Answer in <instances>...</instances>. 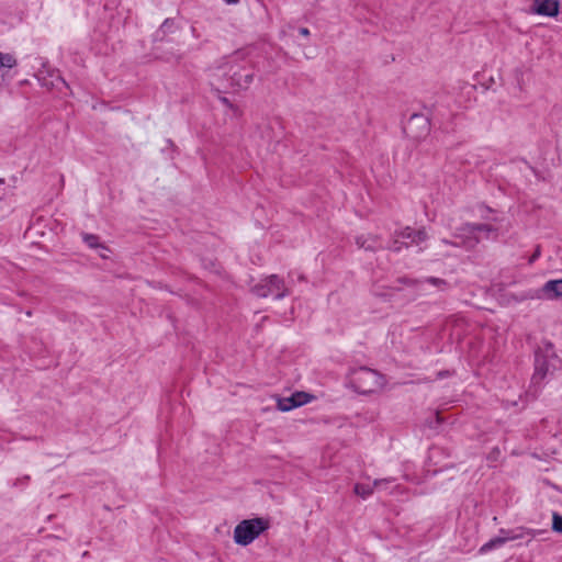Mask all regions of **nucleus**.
<instances>
[{"label": "nucleus", "instance_id": "nucleus-24", "mask_svg": "<svg viewBox=\"0 0 562 562\" xmlns=\"http://www.w3.org/2000/svg\"><path fill=\"white\" fill-rule=\"evenodd\" d=\"M299 32L304 37H307L310 35V30L307 27H301Z\"/></svg>", "mask_w": 562, "mask_h": 562}, {"label": "nucleus", "instance_id": "nucleus-22", "mask_svg": "<svg viewBox=\"0 0 562 562\" xmlns=\"http://www.w3.org/2000/svg\"><path fill=\"white\" fill-rule=\"evenodd\" d=\"M552 529L555 532H562V516L558 513H553Z\"/></svg>", "mask_w": 562, "mask_h": 562}, {"label": "nucleus", "instance_id": "nucleus-17", "mask_svg": "<svg viewBox=\"0 0 562 562\" xmlns=\"http://www.w3.org/2000/svg\"><path fill=\"white\" fill-rule=\"evenodd\" d=\"M423 282L429 283L432 286L437 288L439 291H446L449 289V283L440 278L429 277L425 279Z\"/></svg>", "mask_w": 562, "mask_h": 562}, {"label": "nucleus", "instance_id": "nucleus-9", "mask_svg": "<svg viewBox=\"0 0 562 562\" xmlns=\"http://www.w3.org/2000/svg\"><path fill=\"white\" fill-rule=\"evenodd\" d=\"M560 3L558 0H533L531 12L543 16H557Z\"/></svg>", "mask_w": 562, "mask_h": 562}, {"label": "nucleus", "instance_id": "nucleus-5", "mask_svg": "<svg viewBox=\"0 0 562 562\" xmlns=\"http://www.w3.org/2000/svg\"><path fill=\"white\" fill-rule=\"evenodd\" d=\"M268 528L269 521L267 519H245L235 527L234 541L239 546H248Z\"/></svg>", "mask_w": 562, "mask_h": 562}, {"label": "nucleus", "instance_id": "nucleus-11", "mask_svg": "<svg viewBox=\"0 0 562 562\" xmlns=\"http://www.w3.org/2000/svg\"><path fill=\"white\" fill-rule=\"evenodd\" d=\"M542 531L536 530V529H527V528H516V529H501L499 533L505 536V540L512 541L521 539L525 536H529L530 538H535L537 535L541 533Z\"/></svg>", "mask_w": 562, "mask_h": 562}, {"label": "nucleus", "instance_id": "nucleus-7", "mask_svg": "<svg viewBox=\"0 0 562 562\" xmlns=\"http://www.w3.org/2000/svg\"><path fill=\"white\" fill-rule=\"evenodd\" d=\"M429 130V121L423 114H413L404 127L405 133L414 139H420L425 137L428 135Z\"/></svg>", "mask_w": 562, "mask_h": 562}, {"label": "nucleus", "instance_id": "nucleus-20", "mask_svg": "<svg viewBox=\"0 0 562 562\" xmlns=\"http://www.w3.org/2000/svg\"><path fill=\"white\" fill-rule=\"evenodd\" d=\"M393 482H395L394 477L374 480V482H373L374 491L375 490H385L386 486Z\"/></svg>", "mask_w": 562, "mask_h": 562}, {"label": "nucleus", "instance_id": "nucleus-2", "mask_svg": "<svg viewBox=\"0 0 562 562\" xmlns=\"http://www.w3.org/2000/svg\"><path fill=\"white\" fill-rule=\"evenodd\" d=\"M492 231V226L487 224H464L453 234V237L457 239L456 241L442 239L440 243L442 245H452L456 247L472 249L477 243H480V233L488 234Z\"/></svg>", "mask_w": 562, "mask_h": 562}, {"label": "nucleus", "instance_id": "nucleus-25", "mask_svg": "<svg viewBox=\"0 0 562 562\" xmlns=\"http://www.w3.org/2000/svg\"><path fill=\"white\" fill-rule=\"evenodd\" d=\"M539 256H540V251H539V249H537L536 252L531 256L529 262H533Z\"/></svg>", "mask_w": 562, "mask_h": 562}, {"label": "nucleus", "instance_id": "nucleus-27", "mask_svg": "<svg viewBox=\"0 0 562 562\" xmlns=\"http://www.w3.org/2000/svg\"><path fill=\"white\" fill-rule=\"evenodd\" d=\"M228 3H236L238 0H226Z\"/></svg>", "mask_w": 562, "mask_h": 562}, {"label": "nucleus", "instance_id": "nucleus-26", "mask_svg": "<svg viewBox=\"0 0 562 562\" xmlns=\"http://www.w3.org/2000/svg\"><path fill=\"white\" fill-rule=\"evenodd\" d=\"M99 250H100L99 255H100L101 258H108V254L106 252L109 251V249L108 250L99 249Z\"/></svg>", "mask_w": 562, "mask_h": 562}, {"label": "nucleus", "instance_id": "nucleus-13", "mask_svg": "<svg viewBox=\"0 0 562 562\" xmlns=\"http://www.w3.org/2000/svg\"><path fill=\"white\" fill-rule=\"evenodd\" d=\"M507 541L505 540V536L504 535H498L497 537L491 539L490 541H487L485 544H483L480 549V552L481 553H486L495 548H499L502 547L503 544H505Z\"/></svg>", "mask_w": 562, "mask_h": 562}, {"label": "nucleus", "instance_id": "nucleus-16", "mask_svg": "<svg viewBox=\"0 0 562 562\" xmlns=\"http://www.w3.org/2000/svg\"><path fill=\"white\" fill-rule=\"evenodd\" d=\"M295 407H296V405H295V401H294L293 394L291 396L280 398L278 401V408L280 411H282V412H288V411H291V409H293Z\"/></svg>", "mask_w": 562, "mask_h": 562}, {"label": "nucleus", "instance_id": "nucleus-3", "mask_svg": "<svg viewBox=\"0 0 562 562\" xmlns=\"http://www.w3.org/2000/svg\"><path fill=\"white\" fill-rule=\"evenodd\" d=\"M251 293L258 297L271 296L274 300H282L290 295L291 290L285 284L283 278L279 277L278 274H270L252 285Z\"/></svg>", "mask_w": 562, "mask_h": 562}, {"label": "nucleus", "instance_id": "nucleus-29", "mask_svg": "<svg viewBox=\"0 0 562 562\" xmlns=\"http://www.w3.org/2000/svg\"><path fill=\"white\" fill-rule=\"evenodd\" d=\"M299 280H300V281H304V276H303V274H301V276L299 277Z\"/></svg>", "mask_w": 562, "mask_h": 562}, {"label": "nucleus", "instance_id": "nucleus-1", "mask_svg": "<svg viewBox=\"0 0 562 562\" xmlns=\"http://www.w3.org/2000/svg\"><path fill=\"white\" fill-rule=\"evenodd\" d=\"M216 76L225 77L233 88L247 89L252 82L254 70L247 63L240 65L229 61L218 69Z\"/></svg>", "mask_w": 562, "mask_h": 562}, {"label": "nucleus", "instance_id": "nucleus-18", "mask_svg": "<svg viewBox=\"0 0 562 562\" xmlns=\"http://www.w3.org/2000/svg\"><path fill=\"white\" fill-rule=\"evenodd\" d=\"M16 65V59L11 54L0 53V67L13 68Z\"/></svg>", "mask_w": 562, "mask_h": 562}, {"label": "nucleus", "instance_id": "nucleus-8", "mask_svg": "<svg viewBox=\"0 0 562 562\" xmlns=\"http://www.w3.org/2000/svg\"><path fill=\"white\" fill-rule=\"evenodd\" d=\"M562 296V279L550 280L535 292L532 297L539 300H554Z\"/></svg>", "mask_w": 562, "mask_h": 562}, {"label": "nucleus", "instance_id": "nucleus-14", "mask_svg": "<svg viewBox=\"0 0 562 562\" xmlns=\"http://www.w3.org/2000/svg\"><path fill=\"white\" fill-rule=\"evenodd\" d=\"M353 491L356 495L362 498H367L373 494L374 486L373 484L357 483L353 487Z\"/></svg>", "mask_w": 562, "mask_h": 562}, {"label": "nucleus", "instance_id": "nucleus-15", "mask_svg": "<svg viewBox=\"0 0 562 562\" xmlns=\"http://www.w3.org/2000/svg\"><path fill=\"white\" fill-rule=\"evenodd\" d=\"M83 241L90 247L95 249L108 250V247L99 241V237L92 234H83Z\"/></svg>", "mask_w": 562, "mask_h": 562}, {"label": "nucleus", "instance_id": "nucleus-12", "mask_svg": "<svg viewBox=\"0 0 562 562\" xmlns=\"http://www.w3.org/2000/svg\"><path fill=\"white\" fill-rule=\"evenodd\" d=\"M356 244L359 248L366 250H376L382 247L379 238L371 234H362L356 238Z\"/></svg>", "mask_w": 562, "mask_h": 562}, {"label": "nucleus", "instance_id": "nucleus-4", "mask_svg": "<svg viewBox=\"0 0 562 562\" xmlns=\"http://www.w3.org/2000/svg\"><path fill=\"white\" fill-rule=\"evenodd\" d=\"M350 384L362 394L380 390L384 383L383 376L375 370L369 368L355 369L350 373Z\"/></svg>", "mask_w": 562, "mask_h": 562}, {"label": "nucleus", "instance_id": "nucleus-19", "mask_svg": "<svg viewBox=\"0 0 562 562\" xmlns=\"http://www.w3.org/2000/svg\"><path fill=\"white\" fill-rule=\"evenodd\" d=\"M296 407L304 405L311 401V395L304 392L293 394Z\"/></svg>", "mask_w": 562, "mask_h": 562}, {"label": "nucleus", "instance_id": "nucleus-23", "mask_svg": "<svg viewBox=\"0 0 562 562\" xmlns=\"http://www.w3.org/2000/svg\"><path fill=\"white\" fill-rule=\"evenodd\" d=\"M400 283H403L407 286H417L419 283H422V281L419 280H416V279H409V278H400L397 280Z\"/></svg>", "mask_w": 562, "mask_h": 562}, {"label": "nucleus", "instance_id": "nucleus-21", "mask_svg": "<svg viewBox=\"0 0 562 562\" xmlns=\"http://www.w3.org/2000/svg\"><path fill=\"white\" fill-rule=\"evenodd\" d=\"M403 246L408 247V244L405 243L401 237H398V234H396L394 240L389 246V249L393 251H400Z\"/></svg>", "mask_w": 562, "mask_h": 562}, {"label": "nucleus", "instance_id": "nucleus-10", "mask_svg": "<svg viewBox=\"0 0 562 562\" xmlns=\"http://www.w3.org/2000/svg\"><path fill=\"white\" fill-rule=\"evenodd\" d=\"M398 237H401L409 246L419 245L420 243L427 240L428 235L425 228L416 231L411 227H406L398 233Z\"/></svg>", "mask_w": 562, "mask_h": 562}, {"label": "nucleus", "instance_id": "nucleus-28", "mask_svg": "<svg viewBox=\"0 0 562 562\" xmlns=\"http://www.w3.org/2000/svg\"><path fill=\"white\" fill-rule=\"evenodd\" d=\"M222 101H223L224 103L228 104V100H227V98H222Z\"/></svg>", "mask_w": 562, "mask_h": 562}, {"label": "nucleus", "instance_id": "nucleus-6", "mask_svg": "<svg viewBox=\"0 0 562 562\" xmlns=\"http://www.w3.org/2000/svg\"><path fill=\"white\" fill-rule=\"evenodd\" d=\"M551 369H555V357L552 345H547L536 352L533 381L543 380Z\"/></svg>", "mask_w": 562, "mask_h": 562}]
</instances>
